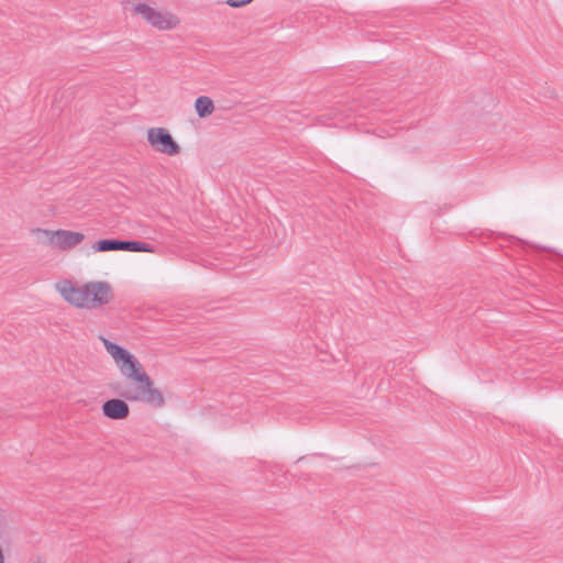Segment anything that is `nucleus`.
Masks as SVG:
<instances>
[{
  "instance_id": "f257e3e1",
  "label": "nucleus",
  "mask_w": 563,
  "mask_h": 563,
  "mask_svg": "<svg viewBox=\"0 0 563 563\" xmlns=\"http://www.w3.org/2000/svg\"><path fill=\"white\" fill-rule=\"evenodd\" d=\"M100 340L107 352L117 363L122 376L135 383L125 385L118 384L113 387L114 393L125 398L128 401H144L157 408L163 407L165 404L164 396L154 387L153 380L143 369L139 360L126 349L117 343L103 336H100Z\"/></svg>"
},
{
  "instance_id": "f03ea898",
  "label": "nucleus",
  "mask_w": 563,
  "mask_h": 563,
  "mask_svg": "<svg viewBox=\"0 0 563 563\" xmlns=\"http://www.w3.org/2000/svg\"><path fill=\"white\" fill-rule=\"evenodd\" d=\"M63 299L78 308L97 309L109 303L113 298L111 286L107 282H90L76 287L70 280L56 284Z\"/></svg>"
},
{
  "instance_id": "7ed1b4c3",
  "label": "nucleus",
  "mask_w": 563,
  "mask_h": 563,
  "mask_svg": "<svg viewBox=\"0 0 563 563\" xmlns=\"http://www.w3.org/2000/svg\"><path fill=\"white\" fill-rule=\"evenodd\" d=\"M132 12L158 30H172L178 24L174 15L157 11L145 3L133 4Z\"/></svg>"
},
{
  "instance_id": "20e7f679",
  "label": "nucleus",
  "mask_w": 563,
  "mask_h": 563,
  "mask_svg": "<svg viewBox=\"0 0 563 563\" xmlns=\"http://www.w3.org/2000/svg\"><path fill=\"white\" fill-rule=\"evenodd\" d=\"M147 141L157 152L174 156L179 153L180 147L170 133L164 128H151L147 130Z\"/></svg>"
},
{
  "instance_id": "39448f33",
  "label": "nucleus",
  "mask_w": 563,
  "mask_h": 563,
  "mask_svg": "<svg viewBox=\"0 0 563 563\" xmlns=\"http://www.w3.org/2000/svg\"><path fill=\"white\" fill-rule=\"evenodd\" d=\"M43 232L46 235H49V242L60 250H71L80 244L85 239V235L80 232L62 229L54 232L43 230Z\"/></svg>"
},
{
  "instance_id": "423d86ee",
  "label": "nucleus",
  "mask_w": 563,
  "mask_h": 563,
  "mask_svg": "<svg viewBox=\"0 0 563 563\" xmlns=\"http://www.w3.org/2000/svg\"><path fill=\"white\" fill-rule=\"evenodd\" d=\"M113 398L102 404V413L104 417L112 420L125 419L130 413V408L125 402V398Z\"/></svg>"
},
{
  "instance_id": "0eeeda50",
  "label": "nucleus",
  "mask_w": 563,
  "mask_h": 563,
  "mask_svg": "<svg viewBox=\"0 0 563 563\" xmlns=\"http://www.w3.org/2000/svg\"><path fill=\"white\" fill-rule=\"evenodd\" d=\"M195 109L199 118H206L214 111L213 101L207 96H200L195 101Z\"/></svg>"
},
{
  "instance_id": "6e6552de",
  "label": "nucleus",
  "mask_w": 563,
  "mask_h": 563,
  "mask_svg": "<svg viewBox=\"0 0 563 563\" xmlns=\"http://www.w3.org/2000/svg\"><path fill=\"white\" fill-rule=\"evenodd\" d=\"M92 249L95 252H111L122 251V240L119 239H102L97 241Z\"/></svg>"
},
{
  "instance_id": "1a4fd4ad",
  "label": "nucleus",
  "mask_w": 563,
  "mask_h": 563,
  "mask_svg": "<svg viewBox=\"0 0 563 563\" xmlns=\"http://www.w3.org/2000/svg\"><path fill=\"white\" fill-rule=\"evenodd\" d=\"M122 251L155 253V247L142 241L122 240Z\"/></svg>"
},
{
  "instance_id": "9d476101",
  "label": "nucleus",
  "mask_w": 563,
  "mask_h": 563,
  "mask_svg": "<svg viewBox=\"0 0 563 563\" xmlns=\"http://www.w3.org/2000/svg\"><path fill=\"white\" fill-rule=\"evenodd\" d=\"M253 0H227V4L232 8H240L251 3Z\"/></svg>"
}]
</instances>
